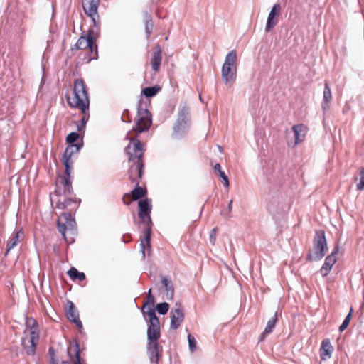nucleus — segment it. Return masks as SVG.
I'll return each instance as SVG.
<instances>
[{"mask_svg":"<svg viewBox=\"0 0 364 364\" xmlns=\"http://www.w3.org/2000/svg\"><path fill=\"white\" fill-rule=\"evenodd\" d=\"M161 60V49L159 46H157L151 57V66L155 72H158L159 70Z\"/></svg>","mask_w":364,"mask_h":364,"instance_id":"obj_20","label":"nucleus"},{"mask_svg":"<svg viewBox=\"0 0 364 364\" xmlns=\"http://www.w3.org/2000/svg\"><path fill=\"white\" fill-rule=\"evenodd\" d=\"M154 297L151 294V289L148 291L147 301L142 306V313L149 317L147 326V353L150 361L158 364L159 358V346L158 340L161 336L160 323L154 309Z\"/></svg>","mask_w":364,"mask_h":364,"instance_id":"obj_1","label":"nucleus"},{"mask_svg":"<svg viewBox=\"0 0 364 364\" xmlns=\"http://www.w3.org/2000/svg\"><path fill=\"white\" fill-rule=\"evenodd\" d=\"M356 187L358 190L364 189V167L360 168V177L359 178V182L356 184Z\"/></svg>","mask_w":364,"mask_h":364,"instance_id":"obj_34","label":"nucleus"},{"mask_svg":"<svg viewBox=\"0 0 364 364\" xmlns=\"http://www.w3.org/2000/svg\"><path fill=\"white\" fill-rule=\"evenodd\" d=\"M162 284L166 289V299L168 300L172 299L174 295V289L171 281L166 277H163Z\"/></svg>","mask_w":364,"mask_h":364,"instance_id":"obj_22","label":"nucleus"},{"mask_svg":"<svg viewBox=\"0 0 364 364\" xmlns=\"http://www.w3.org/2000/svg\"><path fill=\"white\" fill-rule=\"evenodd\" d=\"M281 11V6L279 4H275L272 7L266 21L265 31L269 32L277 24V21L276 18Z\"/></svg>","mask_w":364,"mask_h":364,"instance_id":"obj_16","label":"nucleus"},{"mask_svg":"<svg viewBox=\"0 0 364 364\" xmlns=\"http://www.w3.org/2000/svg\"><path fill=\"white\" fill-rule=\"evenodd\" d=\"M27 327H30L29 338H23L22 345L26 353L29 355H34L36 347L39 341V332L37 323L33 318H28L26 321Z\"/></svg>","mask_w":364,"mask_h":364,"instance_id":"obj_9","label":"nucleus"},{"mask_svg":"<svg viewBox=\"0 0 364 364\" xmlns=\"http://www.w3.org/2000/svg\"><path fill=\"white\" fill-rule=\"evenodd\" d=\"M127 152L129 156V160L133 161V164L129 171V178L135 182L137 178L141 177L143 170L141 157L144 154V149L140 141L136 139H132L127 147Z\"/></svg>","mask_w":364,"mask_h":364,"instance_id":"obj_3","label":"nucleus"},{"mask_svg":"<svg viewBox=\"0 0 364 364\" xmlns=\"http://www.w3.org/2000/svg\"><path fill=\"white\" fill-rule=\"evenodd\" d=\"M139 216L141 220V222L145 225L144 238L141 240V252L142 257L145 258L146 255H150L151 252V229L150 227L151 220V201L148 199H144L139 201Z\"/></svg>","mask_w":364,"mask_h":364,"instance_id":"obj_2","label":"nucleus"},{"mask_svg":"<svg viewBox=\"0 0 364 364\" xmlns=\"http://www.w3.org/2000/svg\"><path fill=\"white\" fill-rule=\"evenodd\" d=\"M87 118L86 117H83L82 119V126L84 127L85 126L86 122H87Z\"/></svg>","mask_w":364,"mask_h":364,"instance_id":"obj_38","label":"nucleus"},{"mask_svg":"<svg viewBox=\"0 0 364 364\" xmlns=\"http://www.w3.org/2000/svg\"><path fill=\"white\" fill-rule=\"evenodd\" d=\"M333 351V347L331 343L330 339L326 338L322 341L320 348V356L322 360H326L331 357Z\"/></svg>","mask_w":364,"mask_h":364,"instance_id":"obj_19","label":"nucleus"},{"mask_svg":"<svg viewBox=\"0 0 364 364\" xmlns=\"http://www.w3.org/2000/svg\"><path fill=\"white\" fill-rule=\"evenodd\" d=\"M215 234H216V229L215 228H213L211 232H210V242L212 244V245H214L215 242V240H216V236H215Z\"/></svg>","mask_w":364,"mask_h":364,"instance_id":"obj_36","label":"nucleus"},{"mask_svg":"<svg viewBox=\"0 0 364 364\" xmlns=\"http://www.w3.org/2000/svg\"><path fill=\"white\" fill-rule=\"evenodd\" d=\"M49 352H50V354L51 355H54V350L53 348H50L49 349Z\"/></svg>","mask_w":364,"mask_h":364,"instance_id":"obj_39","label":"nucleus"},{"mask_svg":"<svg viewBox=\"0 0 364 364\" xmlns=\"http://www.w3.org/2000/svg\"><path fill=\"white\" fill-rule=\"evenodd\" d=\"M73 350L75 353V363L76 364H81L80 362V347L77 343H75L73 345L70 344V346L68 347V353L69 356L70 357V352Z\"/></svg>","mask_w":364,"mask_h":364,"instance_id":"obj_25","label":"nucleus"},{"mask_svg":"<svg viewBox=\"0 0 364 364\" xmlns=\"http://www.w3.org/2000/svg\"><path fill=\"white\" fill-rule=\"evenodd\" d=\"M214 170L218 173L220 177L222 178L224 186L228 187L230 185L229 179L228 176L225 175V172L221 170V167L219 163H216L214 165Z\"/></svg>","mask_w":364,"mask_h":364,"instance_id":"obj_27","label":"nucleus"},{"mask_svg":"<svg viewBox=\"0 0 364 364\" xmlns=\"http://www.w3.org/2000/svg\"><path fill=\"white\" fill-rule=\"evenodd\" d=\"M81 146L82 145L80 144L68 146L63 155V163L65 166V176L62 179L61 183L64 188L68 192H70L71 190L70 171L73 165L71 157L74 154L79 152Z\"/></svg>","mask_w":364,"mask_h":364,"instance_id":"obj_7","label":"nucleus"},{"mask_svg":"<svg viewBox=\"0 0 364 364\" xmlns=\"http://www.w3.org/2000/svg\"><path fill=\"white\" fill-rule=\"evenodd\" d=\"M146 193V190L142 187L137 186L132 191V196L133 200H138L141 198Z\"/></svg>","mask_w":364,"mask_h":364,"instance_id":"obj_29","label":"nucleus"},{"mask_svg":"<svg viewBox=\"0 0 364 364\" xmlns=\"http://www.w3.org/2000/svg\"><path fill=\"white\" fill-rule=\"evenodd\" d=\"M78 137L79 134L77 132H71L67 136L66 141L67 142L72 144V145H74L73 143L77 141ZM70 146H71V144Z\"/></svg>","mask_w":364,"mask_h":364,"instance_id":"obj_35","label":"nucleus"},{"mask_svg":"<svg viewBox=\"0 0 364 364\" xmlns=\"http://www.w3.org/2000/svg\"><path fill=\"white\" fill-rule=\"evenodd\" d=\"M160 90L161 87L159 85L148 87L143 89L142 94L147 97H151L155 96Z\"/></svg>","mask_w":364,"mask_h":364,"instance_id":"obj_26","label":"nucleus"},{"mask_svg":"<svg viewBox=\"0 0 364 364\" xmlns=\"http://www.w3.org/2000/svg\"><path fill=\"white\" fill-rule=\"evenodd\" d=\"M187 338L188 343V348L190 351L193 353L196 349V341L195 338L190 333L188 335Z\"/></svg>","mask_w":364,"mask_h":364,"instance_id":"obj_32","label":"nucleus"},{"mask_svg":"<svg viewBox=\"0 0 364 364\" xmlns=\"http://www.w3.org/2000/svg\"><path fill=\"white\" fill-rule=\"evenodd\" d=\"M339 252V247L337 245L335 247L332 252L328 255L323 264L320 272L323 277H326L332 269L333 266L336 262V255Z\"/></svg>","mask_w":364,"mask_h":364,"instance_id":"obj_14","label":"nucleus"},{"mask_svg":"<svg viewBox=\"0 0 364 364\" xmlns=\"http://www.w3.org/2000/svg\"><path fill=\"white\" fill-rule=\"evenodd\" d=\"M277 322V313L274 314V316L269 319L266 325V327L261 335V341L268 334L272 332L274 328L276 323Z\"/></svg>","mask_w":364,"mask_h":364,"instance_id":"obj_21","label":"nucleus"},{"mask_svg":"<svg viewBox=\"0 0 364 364\" xmlns=\"http://www.w3.org/2000/svg\"><path fill=\"white\" fill-rule=\"evenodd\" d=\"M328 250V243L323 230H318L316 232L313 240V250L309 252L306 257L309 261L321 260L326 255Z\"/></svg>","mask_w":364,"mask_h":364,"instance_id":"obj_6","label":"nucleus"},{"mask_svg":"<svg viewBox=\"0 0 364 364\" xmlns=\"http://www.w3.org/2000/svg\"><path fill=\"white\" fill-rule=\"evenodd\" d=\"M232 200H230L228 203V213H230L232 210Z\"/></svg>","mask_w":364,"mask_h":364,"instance_id":"obj_37","label":"nucleus"},{"mask_svg":"<svg viewBox=\"0 0 364 364\" xmlns=\"http://www.w3.org/2000/svg\"><path fill=\"white\" fill-rule=\"evenodd\" d=\"M331 99H332V95H331V88L328 86V85L327 83H326L324 90H323L324 102L322 105V108L324 111H326V109H328V107H329L328 103L331 102Z\"/></svg>","mask_w":364,"mask_h":364,"instance_id":"obj_23","label":"nucleus"},{"mask_svg":"<svg viewBox=\"0 0 364 364\" xmlns=\"http://www.w3.org/2000/svg\"><path fill=\"white\" fill-rule=\"evenodd\" d=\"M352 312H353V308H350L349 314L346 316V317L343 320L342 324L339 327L340 331H344L349 325V323H350V321L351 318Z\"/></svg>","mask_w":364,"mask_h":364,"instance_id":"obj_31","label":"nucleus"},{"mask_svg":"<svg viewBox=\"0 0 364 364\" xmlns=\"http://www.w3.org/2000/svg\"><path fill=\"white\" fill-rule=\"evenodd\" d=\"M93 38L90 33L87 36H80L77 41L76 43L72 47V50H80L90 48L92 50Z\"/></svg>","mask_w":364,"mask_h":364,"instance_id":"obj_18","label":"nucleus"},{"mask_svg":"<svg viewBox=\"0 0 364 364\" xmlns=\"http://www.w3.org/2000/svg\"><path fill=\"white\" fill-rule=\"evenodd\" d=\"M58 229L62 234L65 240L67 230L73 231L75 229L76 223L74 218L70 213H63L60 215L57 220Z\"/></svg>","mask_w":364,"mask_h":364,"instance_id":"obj_12","label":"nucleus"},{"mask_svg":"<svg viewBox=\"0 0 364 364\" xmlns=\"http://www.w3.org/2000/svg\"><path fill=\"white\" fill-rule=\"evenodd\" d=\"M237 52L235 50L230 51L225 58L221 68V78L227 86H232L237 78Z\"/></svg>","mask_w":364,"mask_h":364,"instance_id":"obj_5","label":"nucleus"},{"mask_svg":"<svg viewBox=\"0 0 364 364\" xmlns=\"http://www.w3.org/2000/svg\"><path fill=\"white\" fill-rule=\"evenodd\" d=\"M70 107L79 109L83 114L89 111V97L86 86L82 79H76L74 82L73 96L68 97Z\"/></svg>","mask_w":364,"mask_h":364,"instance_id":"obj_4","label":"nucleus"},{"mask_svg":"<svg viewBox=\"0 0 364 364\" xmlns=\"http://www.w3.org/2000/svg\"><path fill=\"white\" fill-rule=\"evenodd\" d=\"M153 27H154V24L152 22V20H151V17L149 16V17L146 21V23H145V30H146V33L148 37L150 36Z\"/></svg>","mask_w":364,"mask_h":364,"instance_id":"obj_33","label":"nucleus"},{"mask_svg":"<svg viewBox=\"0 0 364 364\" xmlns=\"http://www.w3.org/2000/svg\"><path fill=\"white\" fill-rule=\"evenodd\" d=\"M184 311L180 303H176L170 311V328L176 330L184 319Z\"/></svg>","mask_w":364,"mask_h":364,"instance_id":"obj_13","label":"nucleus"},{"mask_svg":"<svg viewBox=\"0 0 364 364\" xmlns=\"http://www.w3.org/2000/svg\"><path fill=\"white\" fill-rule=\"evenodd\" d=\"M169 304L166 302H161L156 305V311L161 315H165L168 312Z\"/></svg>","mask_w":364,"mask_h":364,"instance_id":"obj_30","label":"nucleus"},{"mask_svg":"<svg viewBox=\"0 0 364 364\" xmlns=\"http://www.w3.org/2000/svg\"><path fill=\"white\" fill-rule=\"evenodd\" d=\"M152 123V116L150 112L144 108L142 103L140 102L137 107L136 123L133 127V130L138 133L144 132L150 128Z\"/></svg>","mask_w":364,"mask_h":364,"instance_id":"obj_11","label":"nucleus"},{"mask_svg":"<svg viewBox=\"0 0 364 364\" xmlns=\"http://www.w3.org/2000/svg\"><path fill=\"white\" fill-rule=\"evenodd\" d=\"M68 274L72 279H78L80 281H82L85 279V275L83 272H80L75 267L70 268L68 271Z\"/></svg>","mask_w":364,"mask_h":364,"instance_id":"obj_28","label":"nucleus"},{"mask_svg":"<svg viewBox=\"0 0 364 364\" xmlns=\"http://www.w3.org/2000/svg\"><path fill=\"white\" fill-rule=\"evenodd\" d=\"M66 315L67 318L72 322L76 324L79 328L82 327V322L79 318L78 311L75 309L74 304L70 301H67L66 305Z\"/></svg>","mask_w":364,"mask_h":364,"instance_id":"obj_17","label":"nucleus"},{"mask_svg":"<svg viewBox=\"0 0 364 364\" xmlns=\"http://www.w3.org/2000/svg\"><path fill=\"white\" fill-rule=\"evenodd\" d=\"M306 134V127L303 124L294 125L291 129L285 131L287 145L289 148H295L304 141Z\"/></svg>","mask_w":364,"mask_h":364,"instance_id":"obj_10","label":"nucleus"},{"mask_svg":"<svg viewBox=\"0 0 364 364\" xmlns=\"http://www.w3.org/2000/svg\"><path fill=\"white\" fill-rule=\"evenodd\" d=\"M100 0H82V7L85 13L92 18L95 23V18H98V6Z\"/></svg>","mask_w":364,"mask_h":364,"instance_id":"obj_15","label":"nucleus"},{"mask_svg":"<svg viewBox=\"0 0 364 364\" xmlns=\"http://www.w3.org/2000/svg\"><path fill=\"white\" fill-rule=\"evenodd\" d=\"M23 239V232H17L8 244L6 254L14 247H16Z\"/></svg>","mask_w":364,"mask_h":364,"instance_id":"obj_24","label":"nucleus"},{"mask_svg":"<svg viewBox=\"0 0 364 364\" xmlns=\"http://www.w3.org/2000/svg\"><path fill=\"white\" fill-rule=\"evenodd\" d=\"M190 127V111L186 106H183L178 114V118L173 127L172 136L174 139L183 137L188 132Z\"/></svg>","mask_w":364,"mask_h":364,"instance_id":"obj_8","label":"nucleus"}]
</instances>
